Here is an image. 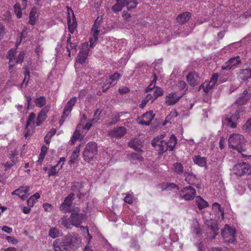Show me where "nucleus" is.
<instances>
[{
	"mask_svg": "<svg viewBox=\"0 0 251 251\" xmlns=\"http://www.w3.org/2000/svg\"><path fill=\"white\" fill-rule=\"evenodd\" d=\"M193 161L195 164L201 167L205 166L207 164L206 158L199 155H195L193 157Z\"/></svg>",
	"mask_w": 251,
	"mask_h": 251,
	"instance_id": "25",
	"label": "nucleus"
},
{
	"mask_svg": "<svg viewBox=\"0 0 251 251\" xmlns=\"http://www.w3.org/2000/svg\"><path fill=\"white\" fill-rule=\"evenodd\" d=\"M101 23V20H99V17L96 20L95 22V24L93 25L92 31L93 32V37L89 39L90 42V46L91 48H93L94 46V43L98 40V34L99 33V30L98 28L100 26Z\"/></svg>",
	"mask_w": 251,
	"mask_h": 251,
	"instance_id": "11",
	"label": "nucleus"
},
{
	"mask_svg": "<svg viewBox=\"0 0 251 251\" xmlns=\"http://www.w3.org/2000/svg\"><path fill=\"white\" fill-rule=\"evenodd\" d=\"M49 235L52 238H55L59 236V231L55 227L51 228L50 230Z\"/></svg>",
	"mask_w": 251,
	"mask_h": 251,
	"instance_id": "40",
	"label": "nucleus"
},
{
	"mask_svg": "<svg viewBox=\"0 0 251 251\" xmlns=\"http://www.w3.org/2000/svg\"><path fill=\"white\" fill-rule=\"evenodd\" d=\"M79 155V154L73 152L71 156V160L70 162L71 163H74L76 160Z\"/></svg>",
	"mask_w": 251,
	"mask_h": 251,
	"instance_id": "56",
	"label": "nucleus"
},
{
	"mask_svg": "<svg viewBox=\"0 0 251 251\" xmlns=\"http://www.w3.org/2000/svg\"><path fill=\"white\" fill-rule=\"evenodd\" d=\"M222 69L223 70H230V69H233L228 61L226 62L222 66Z\"/></svg>",
	"mask_w": 251,
	"mask_h": 251,
	"instance_id": "53",
	"label": "nucleus"
},
{
	"mask_svg": "<svg viewBox=\"0 0 251 251\" xmlns=\"http://www.w3.org/2000/svg\"><path fill=\"white\" fill-rule=\"evenodd\" d=\"M57 166V165H56L54 166L51 167L48 172L49 176H51L55 175L58 173V171L56 170V167Z\"/></svg>",
	"mask_w": 251,
	"mask_h": 251,
	"instance_id": "47",
	"label": "nucleus"
},
{
	"mask_svg": "<svg viewBox=\"0 0 251 251\" xmlns=\"http://www.w3.org/2000/svg\"><path fill=\"white\" fill-rule=\"evenodd\" d=\"M178 87L179 88H180L181 89H182V90L185 89L187 87V85H186V83L183 81H178Z\"/></svg>",
	"mask_w": 251,
	"mask_h": 251,
	"instance_id": "60",
	"label": "nucleus"
},
{
	"mask_svg": "<svg viewBox=\"0 0 251 251\" xmlns=\"http://www.w3.org/2000/svg\"><path fill=\"white\" fill-rule=\"evenodd\" d=\"M245 126L249 130H251V118L246 122Z\"/></svg>",
	"mask_w": 251,
	"mask_h": 251,
	"instance_id": "64",
	"label": "nucleus"
},
{
	"mask_svg": "<svg viewBox=\"0 0 251 251\" xmlns=\"http://www.w3.org/2000/svg\"><path fill=\"white\" fill-rule=\"evenodd\" d=\"M81 239L79 235L75 232L67 234L61 239H57L53 242L55 251H67L75 250L79 248Z\"/></svg>",
	"mask_w": 251,
	"mask_h": 251,
	"instance_id": "1",
	"label": "nucleus"
},
{
	"mask_svg": "<svg viewBox=\"0 0 251 251\" xmlns=\"http://www.w3.org/2000/svg\"><path fill=\"white\" fill-rule=\"evenodd\" d=\"M212 208L215 210H218L221 213L222 219H224V210L221 205L217 202H215L212 205Z\"/></svg>",
	"mask_w": 251,
	"mask_h": 251,
	"instance_id": "38",
	"label": "nucleus"
},
{
	"mask_svg": "<svg viewBox=\"0 0 251 251\" xmlns=\"http://www.w3.org/2000/svg\"><path fill=\"white\" fill-rule=\"evenodd\" d=\"M218 77L219 75L218 74H214L211 78L210 81H209L210 82V83H212V85H215L217 81Z\"/></svg>",
	"mask_w": 251,
	"mask_h": 251,
	"instance_id": "51",
	"label": "nucleus"
},
{
	"mask_svg": "<svg viewBox=\"0 0 251 251\" xmlns=\"http://www.w3.org/2000/svg\"><path fill=\"white\" fill-rule=\"evenodd\" d=\"M78 75H79V77H80V76L81 77V81H82V82L85 81V82H87V80L90 81V76L87 75L86 73L81 72V73H80L78 74Z\"/></svg>",
	"mask_w": 251,
	"mask_h": 251,
	"instance_id": "45",
	"label": "nucleus"
},
{
	"mask_svg": "<svg viewBox=\"0 0 251 251\" xmlns=\"http://www.w3.org/2000/svg\"><path fill=\"white\" fill-rule=\"evenodd\" d=\"M215 85H212V83H210V82H209L208 84H206V86H205L204 84H202L201 85V87L203 89V91L205 93H209L210 91V90L212 89V88Z\"/></svg>",
	"mask_w": 251,
	"mask_h": 251,
	"instance_id": "41",
	"label": "nucleus"
},
{
	"mask_svg": "<svg viewBox=\"0 0 251 251\" xmlns=\"http://www.w3.org/2000/svg\"><path fill=\"white\" fill-rule=\"evenodd\" d=\"M173 169L174 172L178 175L184 174V167L183 165L179 162H176L173 165Z\"/></svg>",
	"mask_w": 251,
	"mask_h": 251,
	"instance_id": "26",
	"label": "nucleus"
},
{
	"mask_svg": "<svg viewBox=\"0 0 251 251\" xmlns=\"http://www.w3.org/2000/svg\"><path fill=\"white\" fill-rule=\"evenodd\" d=\"M154 116L155 114L152 111H148L142 116V118L146 120L140 121L138 123L139 124L148 126L151 124V121L153 119Z\"/></svg>",
	"mask_w": 251,
	"mask_h": 251,
	"instance_id": "14",
	"label": "nucleus"
},
{
	"mask_svg": "<svg viewBox=\"0 0 251 251\" xmlns=\"http://www.w3.org/2000/svg\"><path fill=\"white\" fill-rule=\"evenodd\" d=\"M239 79L246 81L251 77V69H246L241 70L238 76Z\"/></svg>",
	"mask_w": 251,
	"mask_h": 251,
	"instance_id": "21",
	"label": "nucleus"
},
{
	"mask_svg": "<svg viewBox=\"0 0 251 251\" xmlns=\"http://www.w3.org/2000/svg\"><path fill=\"white\" fill-rule=\"evenodd\" d=\"M26 102V109H28L30 106L31 98L30 96H25Z\"/></svg>",
	"mask_w": 251,
	"mask_h": 251,
	"instance_id": "59",
	"label": "nucleus"
},
{
	"mask_svg": "<svg viewBox=\"0 0 251 251\" xmlns=\"http://www.w3.org/2000/svg\"><path fill=\"white\" fill-rule=\"evenodd\" d=\"M76 97H74L72 98L65 105L63 109L61 119L59 121V124L60 125H63L66 120V118L70 114L73 106L76 102Z\"/></svg>",
	"mask_w": 251,
	"mask_h": 251,
	"instance_id": "6",
	"label": "nucleus"
},
{
	"mask_svg": "<svg viewBox=\"0 0 251 251\" xmlns=\"http://www.w3.org/2000/svg\"><path fill=\"white\" fill-rule=\"evenodd\" d=\"M208 228L213 232L214 235L210 237L211 239H215L216 236L219 233V227L218 223L214 221H211L209 224H208Z\"/></svg>",
	"mask_w": 251,
	"mask_h": 251,
	"instance_id": "23",
	"label": "nucleus"
},
{
	"mask_svg": "<svg viewBox=\"0 0 251 251\" xmlns=\"http://www.w3.org/2000/svg\"><path fill=\"white\" fill-rule=\"evenodd\" d=\"M120 120V116L119 115H116L112 119L110 123L109 124L110 126H112L116 124Z\"/></svg>",
	"mask_w": 251,
	"mask_h": 251,
	"instance_id": "55",
	"label": "nucleus"
},
{
	"mask_svg": "<svg viewBox=\"0 0 251 251\" xmlns=\"http://www.w3.org/2000/svg\"><path fill=\"white\" fill-rule=\"evenodd\" d=\"M40 197V194L38 193H36L33 195L31 196L27 201L28 206L29 207H32L36 201H37Z\"/></svg>",
	"mask_w": 251,
	"mask_h": 251,
	"instance_id": "32",
	"label": "nucleus"
},
{
	"mask_svg": "<svg viewBox=\"0 0 251 251\" xmlns=\"http://www.w3.org/2000/svg\"><path fill=\"white\" fill-rule=\"evenodd\" d=\"M7 241L12 244L16 245L18 243V240L11 236H7L6 238Z\"/></svg>",
	"mask_w": 251,
	"mask_h": 251,
	"instance_id": "50",
	"label": "nucleus"
},
{
	"mask_svg": "<svg viewBox=\"0 0 251 251\" xmlns=\"http://www.w3.org/2000/svg\"><path fill=\"white\" fill-rule=\"evenodd\" d=\"M35 117L36 115L35 113L32 112L30 114L28 118V119L26 121L25 129H26L27 127L31 124V122H34Z\"/></svg>",
	"mask_w": 251,
	"mask_h": 251,
	"instance_id": "42",
	"label": "nucleus"
},
{
	"mask_svg": "<svg viewBox=\"0 0 251 251\" xmlns=\"http://www.w3.org/2000/svg\"><path fill=\"white\" fill-rule=\"evenodd\" d=\"M131 246L135 250H138L140 248V245L138 244V243L136 241H133L131 244Z\"/></svg>",
	"mask_w": 251,
	"mask_h": 251,
	"instance_id": "63",
	"label": "nucleus"
},
{
	"mask_svg": "<svg viewBox=\"0 0 251 251\" xmlns=\"http://www.w3.org/2000/svg\"><path fill=\"white\" fill-rule=\"evenodd\" d=\"M124 201L128 203L129 204H131L133 202V197L129 194H127L125 198H124Z\"/></svg>",
	"mask_w": 251,
	"mask_h": 251,
	"instance_id": "49",
	"label": "nucleus"
},
{
	"mask_svg": "<svg viewBox=\"0 0 251 251\" xmlns=\"http://www.w3.org/2000/svg\"><path fill=\"white\" fill-rule=\"evenodd\" d=\"M228 61L233 69H235L236 65L241 62L240 58L239 56L232 57L229 59Z\"/></svg>",
	"mask_w": 251,
	"mask_h": 251,
	"instance_id": "36",
	"label": "nucleus"
},
{
	"mask_svg": "<svg viewBox=\"0 0 251 251\" xmlns=\"http://www.w3.org/2000/svg\"><path fill=\"white\" fill-rule=\"evenodd\" d=\"M82 187L81 183L79 182H74L71 187V190L74 192H80Z\"/></svg>",
	"mask_w": 251,
	"mask_h": 251,
	"instance_id": "37",
	"label": "nucleus"
},
{
	"mask_svg": "<svg viewBox=\"0 0 251 251\" xmlns=\"http://www.w3.org/2000/svg\"><path fill=\"white\" fill-rule=\"evenodd\" d=\"M126 129L124 126H119L114 128L109 132V135L113 137L121 138L126 133Z\"/></svg>",
	"mask_w": 251,
	"mask_h": 251,
	"instance_id": "15",
	"label": "nucleus"
},
{
	"mask_svg": "<svg viewBox=\"0 0 251 251\" xmlns=\"http://www.w3.org/2000/svg\"><path fill=\"white\" fill-rule=\"evenodd\" d=\"M1 229L2 231H4L5 232H6L7 233H10L12 231V228H11L9 226H3L2 227Z\"/></svg>",
	"mask_w": 251,
	"mask_h": 251,
	"instance_id": "58",
	"label": "nucleus"
},
{
	"mask_svg": "<svg viewBox=\"0 0 251 251\" xmlns=\"http://www.w3.org/2000/svg\"><path fill=\"white\" fill-rule=\"evenodd\" d=\"M86 218V215L85 214L76 212H73L70 216L72 225L76 227H78Z\"/></svg>",
	"mask_w": 251,
	"mask_h": 251,
	"instance_id": "9",
	"label": "nucleus"
},
{
	"mask_svg": "<svg viewBox=\"0 0 251 251\" xmlns=\"http://www.w3.org/2000/svg\"><path fill=\"white\" fill-rule=\"evenodd\" d=\"M163 93V90L162 88L160 87H156L155 90L154 92L153 96L154 99L153 100H155L157 99L158 97L161 96Z\"/></svg>",
	"mask_w": 251,
	"mask_h": 251,
	"instance_id": "43",
	"label": "nucleus"
},
{
	"mask_svg": "<svg viewBox=\"0 0 251 251\" xmlns=\"http://www.w3.org/2000/svg\"><path fill=\"white\" fill-rule=\"evenodd\" d=\"M43 206L44 210L46 211H50L51 210V205L48 203L43 204Z\"/></svg>",
	"mask_w": 251,
	"mask_h": 251,
	"instance_id": "61",
	"label": "nucleus"
},
{
	"mask_svg": "<svg viewBox=\"0 0 251 251\" xmlns=\"http://www.w3.org/2000/svg\"><path fill=\"white\" fill-rule=\"evenodd\" d=\"M137 140L133 139L131 140L128 143V146L131 148L134 149L137 146Z\"/></svg>",
	"mask_w": 251,
	"mask_h": 251,
	"instance_id": "54",
	"label": "nucleus"
},
{
	"mask_svg": "<svg viewBox=\"0 0 251 251\" xmlns=\"http://www.w3.org/2000/svg\"><path fill=\"white\" fill-rule=\"evenodd\" d=\"M234 173L238 176L251 174V166L246 162L237 163L233 168Z\"/></svg>",
	"mask_w": 251,
	"mask_h": 251,
	"instance_id": "5",
	"label": "nucleus"
},
{
	"mask_svg": "<svg viewBox=\"0 0 251 251\" xmlns=\"http://www.w3.org/2000/svg\"><path fill=\"white\" fill-rule=\"evenodd\" d=\"M125 6V4L117 2L112 7V10L114 12H118L121 11L122 8Z\"/></svg>",
	"mask_w": 251,
	"mask_h": 251,
	"instance_id": "39",
	"label": "nucleus"
},
{
	"mask_svg": "<svg viewBox=\"0 0 251 251\" xmlns=\"http://www.w3.org/2000/svg\"><path fill=\"white\" fill-rule=\"evenodd\" d=\"M98 152L97 143L93 142H89L86 146L83 151V159L90 162Z\"/></svg>",
	"mask_w": 251,
	"mask_h": 251,
	"instance_id": "4",
	"label": "nucleus"
},
{
	"mask_svg": "<svg viewBox=\"0 0 251 251\" xmlns=\"http://www.w3.org/2000/svg\"><path fill=\"white\" fill-rule=\"evenodd\" d=\"M120 75L118 72H115L110 77V79L111 80L110 82L119 79L120 77Z\"/></svg>",
	"mask_w": 251,
	"mask_h": 251,
	"instance_id": "52",
	"label": "nucleus"
},
{
	"mask_svg": "<svg viewBox=\"0 0 251 251\" xmlns=\"http://www.w3.org/2000/svg\"><path fill=\"white\" fill-rule=\"evenodd\" d=\"M196 201L198 207L200 210L205 208L208 206L207 202L202 199L200 196L196 197Z\"/></svg>",
	"mask_w": 251,
	"mask_h": 251,
	"instance_id": "27",
	"label": "nucleus"
},
{
	"mask_svg": "<svg viewBox=\"0 0 251 251\" xmlns=\"http://www.w3.org/2000/svg\"><path fill=\"white\" fill-rule=\"evenodd\" d=\"M34 102L36 106L39 108H41L44 106H46L45 105L47 103V100L44 96H41L36 98Z\"/></svg>",
	"mask_w": 251,
	"mask_h": 251,
	"instance_id": "29",
	"label": "nucleus"
},
{
	"mask_svg": "<svg viewBox=\"0 0 251 251\" xmlns=\"http://www.w3.org/2000/svg\"><path fill=\"white\" fill-rule=\"evenodd\" d=\"M191 17L190 13L188 12H183L177 16L176 21L179 24L183 25L187 22Z\"/></svg>",
	"mask_w": 251,
	"mask_h": 251,
	"instance_id": "20",
	"label": "nucleus"
},
{
	"mask_svg": "<svg viewBox=\"0 0 251 251\" xmlns=\"http://www.w3.org/2000/svg\"><path fill=\"white\" fill-rule=\"evenodd\" d=\"M151 144L152 146L158 151L159 154H162L168 151L167 150L166 141H159L158 138H153Z\"/></svg>",
	"mask_w": 251,
	"mask_h": 251,
	"instance_id": "10",
	"label": "nucleus"
},
{
	"mask_svg": "<svg viewBox=\"0 0 251 251\" xmlns=\"http://www.w3.org/2000/svg\"><path fill=\"white\" fill-rule=\"evenodd\" d=\"M112 82H110L109 80H107L106 83L103 84L102 86V92H106L111 86Z\"/></svg>",
	"mask_w": 251,
	"mask_h": 251,
	"instance_id": "48",
	"label": "nucleus"
},
{
	"mask_svg": "<svg viewBox=\"0 0 251 251\" xmlns=\"http://www.w3.org/2000/svg\"><path fill=\"white\" fill-rule=\"evenodd\" d=\"M221 234L226 242L233 243L235 240V235L236 231L234 228L227 226L225 229L222 230Z\"/></svg>",
	"mask_w": 251,
	"mask_h": 251,
	"instance_id": "8",
	"label": "nucleus"
},
{
	"mask_svg": "<svg viewBox=\"0 0 251 251\" xmlns=\"http://www.w3.org/2000/svg\"><path fill=\"white\" fill-rule=\"evenodd\" d=\"M251 95L248 92L247 90H245L240 95L236 100V103L239 105H242L245 103L250 98Z\"/></svg>",
	"mask_w": 251,
	"mask_h": 251,
	"instance_id": "19",
	"label": "nucleus"
},
{
	"mask_svg": "<svg viewBox=\"0 0 251 251\" xmlns=\"http://www.w3.org/2000/svg\"><path fill=\"white\" fill-rule=\"evenodd\" d=\"M37 13V9L36 7H33L29 14V24L32 25L35 24L36 22V14Z\"/></svg>",
	"mask_w": 251,
	"mask_h": 251,
	"instance_id": "28",
	"label": "nucleus"
},
{
	"mask_svg": "<svg viewBox=\"0 0 251 251\" xmlns=\"http://www.w3.org/2000/svg\"><path fill=\"white\" fill-rule=\"evenodd\" d=\"M68 25L69 31L71 33H73L75 28L76 27L77 24L75 20H74L72 23L71 22V18L69 15L68 17Z\"/></svg>",
	"mask_w": 251,
	"mask_h": 251,
	"instance_id": "33",
	"label": "nucleus"
},
{
	"mask_svg": "<svg viewBox=\"0 0 251 251\" xmlns=\"http://www.w3.org/2000/svg\"><path fill=\"white\" fill-rule=\"evenodd\" d=\"M50 106H44L38 114L36 118V126H40L47 117V114L49 111Z\"/></svg>",
	"mask_w": 251,
	"mask_h": 251,
	"instance_id": "12",
	"label": "nucleus"
},
{
	"mask_svg": "<svg viewBox=\"0 0 251 251\" xmlns=\"http://www.w3.org/2000/svg\"><path fill=\"white\" fill-rule=\"evenodd\" d=\"M5 34V28L3 25L0 23V39H1Z\"/></svg>",
	"mask_w": 251,
	"mask_h": 251,
	"instance_id": "57",
	"label": "nucleus"
},
{
	"mask_svg": "<svg viewBox=\"0 0 251 251\" xmlns=\"http://www.w3.org/2000/svg\"><path fill=\"white\" fill-rule=\"evenodd\" d=\"M155 84L151 82L150 85L146 89V92H149L151 91L155 87Z\"/></svg>",
	"mask_w": 251,
	"mask_h": 251,
	"instance_id": "62",
	"label": "nucleus"
},
{
	"mask_svg": "<svg viewBox=\"0 0 251 251\" xmlns=\"http://www.w3.org/2000/svg\"><path fill=\"white\" fill-rule=\"evenodd\" d=\"M125 3V6L127 7L128 10L135 8L138 3L136 0H126Z\"/></svg>",
	"mask_w": 251,
	"mask_h": 251,
	"instance_id": "34",
	"label": "nucleus"
},
{
	"mask_svg": "<svg viewBox=\"0 0 251 251\" xmlns=\"http://www.w3.org/2000/svg\"><path fill=\"white\" fill-rule=\"evenodd\" d=\"M181 97V96H176L175 92L171 93L166 96L165 103L167 105H174L179 100Z\"/></svg>",
	"mask_w": 251,
	"mask_h": 251,
	"instance_id": "17",
	"label": "nucleus"
},
{
	"mask_svg": "<svg viewBox=\"0 0 251 251\" xmlns=\"http://www.w3.org/2000/svg\"><path fill=\"white\" fill-rule=\"evenodd\" d=\"M186 77L187 82L191 86H195L198 84L200 78L199 75L196 72H190Z\"/></svg>",
	"mask_w": 251,
	"mask_h": 251,
	"instance_id": "16",
	"label": "nucleus"
},
{
	"mask_svg": "<svg viewBox=\"0 0 251 251\" xmlns=\"http://www.w3.org/2000/svg\"><path fill=\"white\" fill-rule=\"evenodd\" d=\"M180 197L186 200H192L196 197V191L192 186H186L183 188L179 192Z\"/></svg>",
	"mask_w": 251,
	"mask_h": 251,
	"instance_id": "7",
	"label": "nucleus"
},
{
	"mask_svg": "<svg viewBox=\"0 0 251 251\" xmlns=\"http://www.w3.org/2000/svg\"><path fill=\"white\" fill-rule=\"evenodd\" d=\"M246 140L244 136L239 134H232L228 138V146L230 149L236 150L241 153V157L244 160L251 159V155H246L242 153L247 151Z\"/></svg>",
	"mask_w": 251,
	"mask_h": 251,
	"instance_id": "2",
	"label": "nucleus"
},
{
	"mask_svg": "<svg viewBox=\"0 0 251 251\" xmlns=\"http://www.w3.org/2000/svg\"><path fill=\"white\" fill-rule=\"evenodd\" d=\"M88 43H85L82 45V48L79 51L77 56L78 61L82 64L86 60L89 53V49L88 48Z\"/></svg>",
	"mask_w": 251,
	"mask_h": 251,
	"instance_id": "13",
	"label": "nucleus"
},
{
	"mask_svg": "<svg viewBox=\"0 0 251 251\" xmlns=\"http://www.w3.org/2000/svg\"><path fill=\"white\" fill-rule=\"evenodd\" d=\"M29 190V188L28 186H21L18 189L12 192V194L13 195L20 196V194L22 193H24L25 194L27 193Z\"/></svg>",
	"mask_w": 251,
	"mask_h": 251,
	"instance_id": "31",
	"label": "nucleus"
},
{
	"mask_svg": "<svg viewBox=\"0 0 251 251\" xmlns=\"http://www.w3.org/2000/svg\"><path fill=\"white\" fill-rule=\"evenodd\" d=\"M24 56H25V52L23 51L20 52L18 57L17 58H16V61H15V64H18V63L21 64L23 62V60L24 59Z\"/></svg>",
	"mask_w": 251,
	"mask_h": 251,
	"instance_id": "46",
	"label": "nucleus"
},
{
	"mask_svg": "<svg viewBox=\"0 0 251 251\" xmlns=\"http://www.w3.org/2000/svg\"><path fill=\"white\" fill-rule=\"evenodd\" d=\"M8 58L9 59V63H13V61L16 60L15 51L11 49L8 51Z\"/></svg>",
	"mask_w": 251,
	"mask_h": 251,
	"instance_id": "44",
	"label": "nucleus"
},
{
	"mask_svg": "<svg viewBox=\"0 0 251 251\" xmlns=\"http://www.w3.org/2000/svg\"><path fill=\"white\" fill-rule=\"evenodd\" d=\"M244 110V107L243 106L238 107L234 114L223 119V123L231 128H235L236 127V122L240 117V113Z\"/></svg>",
	"mask_w": 251,
	"mask_h": 251,
	"instance_id": "3",
	"label": "nucleus"
},
{
	"mask_svg": "<svg viewBox=\"0 0 251 251\" xmlns=\"http://www.w3.org/2000/svg\"><path fill=\"white\" fill-rule=\"evenodd\" d=\"M61 222L62 225L67 228H71L72 226H73L70 218L68 219L66 216H64L61 218Z\"/></svg>",
	"mask_w": 251,
	"mask_h": 251,
	"instance_id": "35",
	"label": "nucleus"
},
{
	"mask_svg": "<svg viewBox=\"0 0 251 251\" xmlns=\"http://www.w3.org/2000/svg\"><path fill=\"white\" fill-rule=\"evenodd\" d=\"M177 139L174 134L171 135L169 141L167 142V150L170 151H173L175 149L177 143Z\"/></svg>",
	"mask_w": 251,
	"mask_h": 251,
	"instance_id": "24",
	"label": "nucleus"
},
{
	"mask_svg": "<svg viewBox=\"0 0 251 251\" xmlns=\"http://www.w3.org/2000/svg\"><path fill=\"white\" fill-rule=\"evenodd\" d=\"M74 199V194L70 193L64 200V202L60 205V208L62 210H68L70 206L72 204Z\"/></svg>",
	"mask_w": 251,
	"mask_h": 251,
	"instance_id": "18",
	"label": "nucleus"
},
{
	"mask_svg": "<svg viewBox=\"0 0 251 251\" xmlns=\"http://www.w3.org/2000/svg\"><path fill=\"white\" fill-rule=\"evenodd\" d=\"M184 175L185 176V181H186L189 184L192 185H196V183L197 181V179L195 175H194L193 173H187L185 172Z\"/></svg>",
	"mask_w": 251,
	"mask_h": 251,
	"instance_id": "22",
	"label": "nucleus"
},
{
	"mask_svg": "<svg viewBox=\"0 0 251 251\" xmlns=\"http://www.w3.org/2000/svg\"><path fill=\"white\" fill-rule=\"evenodd\" d=\"M127 157L130 161L137 160L139 162H142L144 160V157L142 155L135 152L127 154Z\"/></svg>",
	"mask_w": 251,
	"mask_h": 251,
	"instance_id": "30",
	"label": "nucleus"
}]
</instances>
